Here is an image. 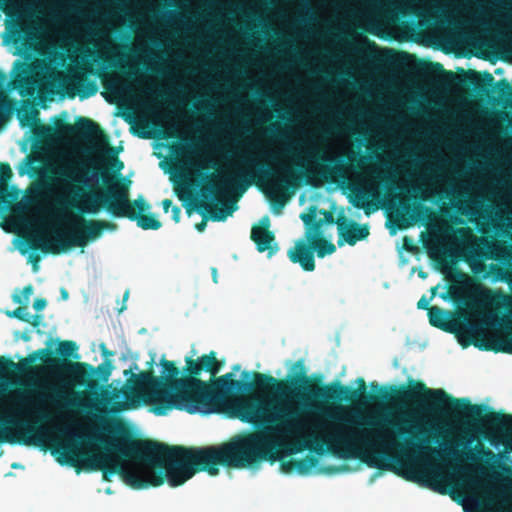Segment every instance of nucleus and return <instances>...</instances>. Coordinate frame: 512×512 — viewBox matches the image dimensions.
<instances>
[{"label": "nucleus", "instance_id": "obj_1", "mask_svg": "<svg viewBox=\"0 0 512 512\" xmlns=\"http://www.w3.org/2000/svg\"><path fill=\"white\" fill-rule=\"evenodd\" d=\"M293 369L299 374L285 380L254 372L252 382L240 380L251 384L249 387H233L219 393V402L236 392L273 394L274 397L267 399L250 395L235 401L236 416L262 427V431L237 435L218 446H169L135 438L119 420L103 421L98 430L109 437L101 433L91 435V442L99 443L104 449L91 453V471H101L105 481L118 474L131 488L146 489L161 486L165 481L171 487H178L202 471L216 476L220 465L247 468L262 461L274 463L279 459L280 445L272 435L303 433L308 428L307 416L314 408L312 399L356 403L376 398L366 392L363 378L357 379V389L339 381L318 386L306 375L302 359L295 362Z\"/></svg>", "mask_w": 512, "mask_h": 512}, {"label": "nucleus", "instance_id": "obj_2", "mask_svg": "<svg viewBox=\"0 0 512 512\" xmlns=\"http://www.w3.org/2000/svg\"><path fill=\"white\" fill-rule=\"evenodd\" d=\"M160 365V377L155 376L152 371L134 374L129 369L124 372L125 375L130 374L128 380L134 387L148 393L149 402L153 405V412L156 415H165L174 408L190 414L214 412L219 403V393L224 392L223 390L251 385L233 380L232 373L216 378L212 384L199 379L202 371L210 373L212 377L219 373L222 364L218 361L215 351L197 359L187 356L182 377H179L180 370L175 362L163 357Z\"/></svg>", "mask_w": 512, "mask_h": 512}, {"label": "nucleus", "instance_id": "obj_3", "mask_svg": "<svg viewBox=\"0 0 512 512\" xmlns=\"http://www.w3.org/2000/svg\"><path fill=\"white\" fill-rule=\"evenodd\" d=\"M370 387L378 390V398L403 404H413L429 415H451L469 422L482 423L487 430L483 437L492 445L506 443L512 434V414L496 412L484 404H472L468 398H455L443 389H433L419 380L409 378L407 386H391V392L377 382Z\"/></svg>", "mask_w": 512, "mask_h": 512}, {"label": "nucleus", "instance_id": "obj_4", "mask_svg": "<svg viewBox=\"0 0 512 512\" xmlns=\"http://www.w3.org/2000/svg\"><path fill=\"white\" fill-rule=\"evenodd\" d=\"M308 159L315 163V167H305L295 162L294 166L280 163L276 170L258 161L254 157H244L243 167L237 168L233 175L222 178L219 183L211 180L201 188V195L205 200L215 198L221 192L222 186L230 184L233 188L245 191L255 180L267 181L272 189L284 196L286 192L294 191L302 183L317 186L319 182H328L335 177H343L347 165L335 157L327 156L322 149H313L308 152Z\"/></svg>", "mask_w": 512, "mask_h": 512}, {"label": "nucleus", "instance_id": "obj_5", "mask_svg": "<svg viewBox=\"0 0 512 512\" xmlns=\"http://www.w3.org/2000/svg\"><path fill=\"white\" fill-rule=\"evenodd\" d=\"M343 422L347 425L361 426V429L340 434L334 440L327 444L325 440L314 437L302 438L293 443L290 453L302 452L306 449L315 452L317 455H323L326 451L334 455L345 458L359 456L358 451L369 452L375 448H395L400 444L394 441V434L390 432L392 428L396 435L400 437L410 436L405 445L415 448L419 451L428 449L424 444L429 443V439L422 437L425 431L418 430L414 434L412 430L402 427L399 423L391 420L387 416H361L356 418H344Z\"/></svg>", "mask_w": 512, "mask_h": 512}, {"label": "nucleus", "instance_id": "obj_6", "mask_svg": "<svg viewBox=\"0 0 512 512\" xmlns=\"http://www.w3.org/2000/svg\"><path fill=\"white\" fill-rule=\"evenodd\" d=\"M101 176L104 184L107 185L104 192L84 193L81 188L75 187L73 201H68L67 204L82 214H97L101 208H105L113 217L136 221L143 230H158L162 226L154 214H144L151 206L143 196L130 201V180L120 176L117 181L109 185L108 175L101 171Z\"/></svg>", "mask_w": 512, "mask_h": 512}, {"label": "nucleus", "instance_id": "obj_7", "mask_svg": "<svg viewBox=\"0 0 512 512\" xmlns=\"http://www.w3.org/2000/svg\"><path fill=\"white\" fill-rule=\"evenodd\" d=\"M67 179H70L73 184L68 190V197L61 198L58 201L59 207L75 208L67 204L68 201H73V189L75 187L81 188L84 193H88L83 187L78 184H86V179L77 176V169L72 168L64 170L61 173ZM78 214L71 215L67 218L68 228L65 230H56L53 236L48 242H45L42 238H33L29 240V247L33 250H41L44 253H51L58 255L74 247H85L90 241L98 239L104 230H115L117 225L110 221L105 220H87L84 218L85 214L80 213L77 209Z\"/></svg>", "mask_w": 512, "mask_h": 512}, {"label": "nucleus", "instance_id": "obj_8", "mask_svg": "<svg viewBox=\"0 0 512 512\" xmlns=\"http://www.w3.org/2000/svg\"><path fill=\"white\" fill-rule=\"evenodd\" d=\"M36 358H39L49 367L69 375L76 383L85 385L90 389H94L98 385L95 377L106 382L112 372V365L110 361H105L95 368L85 362H72L66 359H60L54 356L53 351L47 348L39 349L34 352L32 360H35Z\"/></svg>", "mask_w": 512, "mask_h": 512}, {"label": "nucleus", "instance_id": "obj_9", "mask_svg": "<svg viewBox=\"0 0 512 512\" xmlns=\"http://www.w3.org/2000/svg\"><path fill=\"white\" fill-rule=\"evenodd\" d=\"M306 241L299 240L295 247L288 251L289 260L298 263L304 271L311 272L315 269L314 251L319 258L330 255L336 251L335 245L322 237V232L307 230Z\"/></svg>", "mask_w": 512, "mask_h": 512}, {"label": "nucleus", "instance_id": "obj_10", "mask_svg": "<svg viewBox=\"0 0 512 512\" xmlns=\"http://www.w3.org/2000/svg\"><path fill=\"white\" fill-rule=\"evenodd\" d=\"M59 129L69 135H77L82 138L95 140L99 150H105L110 168L119 173L124 168V163L118 158V150L109 146V139L97 123L89 118L79 117L75 125L63 123Z\"/></svg>", "mask_w": 512, "mask_h": 512}, {"label": "nucleus", "instance_id": "obj_11", "mask_svg": "<svg viewBox=\"0 0 512 512\" xmlns=\"http://www.w3.org/2000/svg\"><path fill=\"white\" fill-rule=\"evenodd\" d=\"M478 328L473 324H466L458 334L459 343L465 348L471 344H474L476 347L483 350H492L494 352H503L512 354V339L509 341L506 340H496L494 342H480L476 340V336L478 335Z\"/></svg>", "mask_w": 512, "mask_h": 512}, {"label": "nucleus", "instance_id": "obj_12", "mask_svg": "<svg viewBox=\"0 0 512 512\" xmlns=\"http://www.w3.org/2000/svg\"><path fill=\"white\" fill-rule=\"evenodd\" d=\"M466 457L473 462L484 461L487 468L492 472V478L498 479L497 471L512 475V466H507L500 461L503 454H496L481 444L476 445L473 450L466 453Z\"/></svg>", "mask_w": 512, "mask_h": 512}, {"label": "nucleus", "instance_id": "obj_13", "mask_svg": "<svg viewBox=\"0 0 512 512\" xmlns=\"http://www.w3.org/2000/svg\"><path fill=\"white\" fill-rule=\"evenodd\" d=\"M339 240L338 245L343 242L353 246L358 241L364 240L369 235V229L366 225H360L354 221H348L344 215H340L336 221Z\"/></svg>", "mask_w": 512, "mask_h": 512}, {"label": "nucleus", "instance_id": "obj_14", "mask_svg": "<svg viewBox=\"0 0 512 512\" xmlns=\"http://www.w3.org/2000/svg\"><path fill=\"white\" fill-rule=\"evenodd\" d=\"M270 220L268 216L261 219L260 225H255L251 229V240L256 244L259 252L268 251L269 256L278 251V245L275 243V235L269 230Z\"/></svg>", "mask_w": 512, "mask_h": 512}, {"label": "nucleus", "instance_id": "obj_15", "mask_svg": "<svg viewBox=\"0 0 512 512\" xmlns=\"http://www.w3.org/2000/svg\"><path fill=\"white\" fill-rule=\"evenodd\" d=\"M196 205L200 213L207 211L210 219L217 222L226 220V218L232 215L236 209V206L233 203L218 206L217 204L211 205L205 200L198 201Z\"/></svg>", "mask_w": 512, "mask_h": 512}, {"label": "nucleus", "instance_id": "obj_16", "mask_svg": "<svg viewBox=\"0 0 512 512\" xmlns=\"http://www.w3.org/2000/svg\"><path fill=\"white\" fill-rule=\"evenodd\" d=\"M451 313L438 307L431 306L428 309V318L431 326L439 328L445 332H455L453 325L449 321Z\"/></svg>", "mask_w": 512, "mask_h": 512}, {"label": "nucleus", "instance_id": "obj_17", "mask_svg": "<svg viewBox=\"0 0 512 512\" xmlns=\"http://www.w3.org/2000/svg\"><path fill=\"white\" fill-rule=\"evenodd\" d=\"M320 213L324 216L323 219L315 220V213L311 214H302L301 219L308 226L307 230L322 232L321 228L324 224H333L336 223L334 215L331 211H326L324 209L320 210Z\"/></svg>", "mask_w": 512, "mask_h": 512}, {"label": "nucleus", "instance_id": "obj_18", "mask_svg": "<svg viewBox=\"0 0 512 512\" xmlns=\"http://www.w3.org/2000/svg\"><path fill=\"white\" fill-rule=\"evenodd\" d=\"M50 394L48 399L57 407V408H69L78 406L79 403L76 402L75 398H71L70 394H68L61 387L52 386L49 388Z\"/></svg>", "mask_w": 512, "mask_h": 512}, {"label": "nucleus", "instance_id": "obj_19", "mask_svg": "<svg viewBox=\"0 0 512 512\" xmlns=\"http://www.w3.org/2000/svg\"><path fill=\"white\" fill-rule=\"evenodd\" d=\"M376 194L371 190H360L355 194L353 205L356 208L364 209L368 215L371 211H375L379 208L378 204L369 201L370 197H374Z\"/></svg>", "mask_w": 512, "mask_h": 512}, {"label": "nucleus", "instance_id": "obj_20", "mask_svg": "<svg viewBox=\"0 0 512 512\" xmlns=\"http://www.w3.org/2000/svg\"><path fill=\"white\" fill-rule=\"evenodd\" d=\"M10 33L12 42L14 44H18L31 38L33 28L31 26L23 25L20 21H15L10 25Z\"/></svg>", "mask_w": 512, "mask_h": 512}, {"label": "nucleus", "instance_id": "obj_21", "mask_svg": "<svg viewBox=\"0 0 512 512\" xmlns=\"http://www.w3.org/2000/svg\"><path fill=\"white\" fill-rule=\"evenodd\" d=\"M76 87L81 99L89 98L95 95L98 91L96 83L83 76L77 77Z\"/></svg>", "mask_w": 512, "mask_h": 512}, {"label": "nucleus", "instance_id": "obj_22", "mask_svg": "<svg viewBox=\"0 0 512 512\" xmlns=\"http://www.w3.org/2000/svg\"><path fill=\"white\" fill-rule=\"evenodd\" d=\"M500 102L504 105H512V85L507 79H501L496 84Z\"/></svg>", "mask_w": 512, "mask_h": 512}, {"label": "nucleus", "instance_id": "obj_23", "mask_svg": "<svg viewBox=\"0 0 512 512\" xmlns=\"http://www.w3.org/2000/svg\"><path fill=\"white\" fill-rule=\"evenodd\" d=\"M77 350L78 346L74 341L64 340L59 342L57 352L63 358H79V355L76 353Z\"/></svg>", "mask_w": 512, "mask_h": 512}, {"label": "nucleus", "instance_id": "obj_24", "mask_svg": "<svg viewBox=\"0 0 512 512\" xmlns=\"http://www.w3.org/2000/svg\"><path fill=\"white\" fill-rule=\"evenodd\" d=\"M318 463V459L315 456L307 455L302 459H296V471L299 474L308 473Z\"/></svg>", "mask_w": 512, "mask_h": 512}, {"label": "nucleus", "instance_id": "obj_25", "mask_svg": "<svg viewBox=\"0 0 512 512\" xmlns=\"http://www.w3.org/2000/svg\"><path fill=\"white\" fill-rule=\"evenodd\" d=\"M469 483L474 486V487H477V488H480L484 495H485V498H487L488 502H494L496 499L502 497V493H500L499 491H496V490H493L491 488H487L486 486H483L481 485L475 478H469Z\"/></svg>", "mask_w": 512, "mask_h": 512}, {"label": "nucleus", "instance_id": "obj_26", "mask_svg": "<svg viewBox=\"0 0 512 512\" xmlns=\"http://www.w3.org/2000/svg\"><path fill=\"white\" fill-rule=\"evenodd\" d=\"M27 305L26 303L21 304V306L17 307L13 311H8L6 314L9 317L16 318L22 322H28L30 321V314L26 312Z\"/></svg>", "mask_w": 512, "mask_h": 512}, {"label": "nucleus", "instance_id": "obj_27", "mask_svg": "<svg viewBox=\"0 0 512 512\" xmlns=\"http://www.w3.org/2000/svg\"><path fill=\"white\" fill-rule=\"evenodd\" d=\"M33 293V286L31 284L25 286L22 291V295H14L13 302L18 304L28 305L29 297Z\"/></svg>", "mask_w": 512, "mask_h": 512}, {"label": "nucleus", "instance_id": "obj_28", "mask_svg": "<svg viewBox=\"0 0 512 512\" xmlns=\"http://www.w3.org/2000/svg\"><path fill=\"white\" fill-rule=\"evenodd\" d=\"M12 169L8 163L0 162V185L7 183L12 177Z\"/></svg>", "mask_w": 512, "mask_h": 512}, {"label": "nucleus", "instance_id": "obj_29", "mask_svg": "<svg viewBox=\"0 0 512 512\" xmlns=\"http://www.w3.org/2000/svg\"><path fill=\"white\" fill-rule=\"evenodd\" d=\"M427 70L429 72L444 73L449 80L454 79V74L452 72L445 71L443 66L440 63H432V62L428 63Z\"/></svg>", "mask_w": 512, "mask_h": 512}, {"label": "nucleus", "instance_id": "obj_30", "mask_svg": "<svg viewBox=\"0 0 512 512\" xmlns=\"http://www.w3.org/2000/svg\"><path fill=\"white\" fill-rule=\"evenodd\" d=\"M432 480L434 481V483H432L431 486H433V488L436 491L440 492L441 494H446L447 493L446 487L438 485V483H440V481L442 480V477H441V475L439 473L433 472Z\"/></svg>", "mask_w": 512, "mask_h": 512}, {"label": "nucleus", "instance_id": "obj_31", "mask_svg": "<svg viewBox=\"0 0 512 512\" xmlns=\"http://www.w3.org/2000/svg\"><path fill=\"white\" fill-rule=\"evenodd\" d=\"M280 467L282 472L291 473L292 471L296 470V459L282 461Z\"/></svg>", "mask_w": 512, "mask_h": 512}, {"label": "nucleus", "instance_id": "obj_32", "mask_svg": "<svg viewBox=\"0 0 512 512\" xmlns=\"http://www.w3.org/2000/svg\"><path fill=\"white\" fill-rule=\"evenodd\" d=\"M12 367H15V363L11 359L0 356V374Z\"/></svg>", "mask_w": 512, "mask_h": 512}, {"label": "nucleus", "instance_id": "obj_33", "mask_svg": "<svg viewBox=\"0 0 512 512\" xmlns=\"http://www.w3.org/2000/svg\"><path fill=\"white\" fill-rule=\"evenodd\" d=\"M9 2L10 0H0V10H2L7 16H12Z\"/></svg>", "mask_w": 512, "mask_h": 512}, {"label": "nucleus", "instance_id": "obj_34", "mask_svg": "<svg viewBox=\"0 0 512 512\" xmlns=\"http://www.w3.org/2000/svg\"><path fill=\"white\" fill-rule=\"evenodd\" d=\"M47 305V301L44 298H38L34 301L33 307L37 311L43 310Z\"/></svg>", "mask_w": 512, "mask_h": 512}, {"label": "nucleus", "instance_id": "obj_35", "mask_svg": "<svg viewBox=\"0 0 512 512\" xmlns=\"http://www.w3.org/2000/svg\"><path fill=\"white\" fill-rule=\"evenodd\" d=\"M288 155L294 156V153H292V151L290 149H285L280 154H266L267 157H269L270 159H273V160H276L280 156H288Z\"/></svg>", "mask_w": 512, "mask_h": 512}, {"label": "nucleus", "instance_id": "obj_36", "mask_svg": "<svg viewBox=\"0 0 512 512\" xmlns=\"http://www.w3.org/2000/svg\"><path fill=\"white\" fill-rule=\"evenodd\" d=\"M172 212V219L178 223L180 221L181 217V208L179 206H173L171 209Z\"/></svg>", "mask_w": 512, "mask_h": 512}, {"label": "nucleus", "instance_id": "obj_37", "mask_svg": "<svg viewBox=\"0 0 512 512\" xmlns=\"http://www.w3.org/2000/svg\"><path fill=\"white\" fill-rule=\"evenodd\" d=\"M349 159L352 161V162H355V163H352V165L357 168V169H360L363 167V164H364V161L367 159V157L365 156H359L358 159H353V158H350Z\"/></svg>", "mask_w": 512, "mask_h": 512}, {"label": "nucleus", "instance_id": "obj_38", "mask_svg": "<svg viewBox=\"0 0 512 512\" xmlns=\"http://www.w3.org/2000/svg\"><path fill=\"white\" fill-rule=\"evenodd\" d=\"M83 52H84L85 56L91 57L94 61H97V59H103L101 57V55L96 51H92L90 49H85Z\"/></svg>", "mask_w": 512, "mask_h": 512}, {"label": "nucleus", "instance_id": "obj_39", "mask_svg": "<svg viewBox=\"0 0 512 512\" xmlns=\"http://www.w3.org/2000/svg\"><path fill=\"white\" fill-rule=\"evenodd\" d=\"M29 261L32 263L33 270L36 272L38 270V262L40 261V256L34 255V254H30L29 255Z\"/></svg>", "mask_w": 512, "mask_h": 512}, {"label": "nucleus", "instance_id": "obj_40", "mask_svg": "<svg viewBox=\"0 0 512 512\" xmlns=\"http://www.w3.org/2000/svg\"><path fill=\"white\" fill-rule=\"evenodd\" d=\"M42 316L41 315H30V321L27 323H30L33 327H38L41 322Z\"/></svg>", "mask_w": 512, "mask_h": 512}, {"label": "nucleus", "instance_id": "obj_41", "mask_svg": "<svg viewBox=\"0 0 512 512\" xmlns=\"http://www.w3.org/2000/svg\"><path fill=\"white\" fill-rule=\"evenodd\" d=\"M417 307H418L419 309H424V310H428V309L430 308V307L428 306V302H427V300H426L424 297H422V298L418 301V303H417Z\"/></svg>", "mask_w": 512, "mask_h": 512}, {"label": "nucleus", "instance_id": "obj_42", "mask_svg": "<svg viewBox=\"0 0 512 512\" xmlns=\"http://www.w3.org/2000/svg\"><path fill=\"white\" fill-rule=\"evenodd\" d=\"M162 206H163V210H164V212H166V213H167V212L169 211V208H171V209H172V207H173V206H172V201H171L170 199H164V200L162 201Z\"/></svg>", "mask_w": 512, "mask_h": 512}, {"label": "nucleus", "instance_id": "obj_43", "mask_svg": "<svg viewBox=\"0 0 512 512\" xmlns=\"http://www.w3.org/2000/svg\"><path fill=\"white\" fill-rule=\"evenodd\" d=\"M206 225H207V222H206V219H202L199 223H197L195 225V228L199 231V232H203L206 228Z\"/></svg>", "mask_w": 512, "mask_h": 512}, {"label": "nucleus", "instance_id": "obj_44", "mask_svg": "<svg viewBox=\"0 0 512 512\" xmlns=\"http://www.w3.org/2000/svg\"><path fill=\"white\" fill-rule=\"evenodd\" d=\"M484 79H485V84L489 85V86L492 85L494 82V77L492 76V74H490L488 72H486L484 74Z\"/></svg>", "mask_w": 512, "mask_h": 512}, {"label": "nucleus", "instance_id": "obj_45", "mask_svg": "<svg viewBox=\"0 0 512 512\" xmlns=\"http://www.w3.org/2000/svg\"><path fill=\"white\" fill-rule=\"evenodd\" d=\"M52 131H53V129H52L51 127H49V126H47V127H43V134H44L45 136L51 135V134H52Z\"/></svg>", "mask_w": 512, "mask_h": 512}, {"label": "nucleus", "instance_id": "obj_46", "mask_svg": "<svg viewBox=\"0 0 512 512\" xmlns=\"http://www.w3.org/2000/svg\"><path fill=\"white\" fill-rule=\"evenodd\" d=\"M240 368H241V366L239 364H236V365H234L232 367V372H231L232 373V377H234V372L239 371ZM232 379L235 380L234 378H232Z\"/></svg>", "mask_w": 512, "mask_h": 512}, {"label": "nucleus", "instance_id": "obj_47", "mask_svg": "<svg viewBox=\"0 0 512 512\" xmlns=\"http://www.w3.org/2000/svg\"><path fill=\"white\" fill-rule=\"evenodd\" d=\"M498 298H499V299H501V300H503V301H508V300L510 299V297H509V296H507V295H505V294H503V293H499V294H498Z\"/></svg>", "mask_w": 512, "mask_h": 512}, {"label": "nucleus", "instance_id": "obj_48", "mask_svg": "<svg viewBox=\"0 0 512 512\" xmlns=\"http://www.w3.org/2000/svg\"><path fill=\"white\" fill-rule=\"evenodd\" d=\"M61 295H62V298H63V299H67V298H68V292H67V290L63 288V289L61 290Z\"/></svg>", "mask_w": 512, "mask_h": 512}, {"label": "nucleus", "instance_id": "obj_49", "mask_svg": "<svg viewBox=\"0 0 512 512\" xmlns=\"http://www.w3.org/2000/svg\"><path fill=\"white\" fill-rule=\"evenodd\" d=\"M277 203H279V206H280V207H283V206H284V204H285V198H284V197H282L281 199L277 200Z\"/></svg>", "mask_w": 512, "mask_h": 512}, {"label": "nucleus", "instance_id": "obj_50", "mask_svg": "<svg viewBox=\"0 0 512 512\" xmlns=\"http://www.w3.org/2000/svg\"><path fill=\"white\" fill-rule=\"evenodd\" d=\"M242 377L245 378V379H248L250 377V372L248 371H243L242 372Z\"/></svg>", "mask_w": 512, "mask_h": 512}, {"label": "nucleus", "instance_id": "obj_51", "mask_svg": "<svg viewBox=\"0 0 512 512\" xmlns=\"http://www.w3.org/2000/svg\"><path fill=\"white\" fill-rule=\"evenodd\" d=\"M4 80H5V74L0 71V85L3 83Z\"/></svg>", "mask_w": 512, "mask_h": 512}, {"label": "nucleus", "instance_id": "obj_52", "mask_svg": "<svg viewBox=\"0 0 512 512\" xmlns=\"http://www.w3.org/2000/svg\"><path fill=\"white\" fill-rule=\"evenodd\" d=\"M103 355L104 356H109V355H112V352L111 351H108L106 349H103Z\"/></svg>", "mask_w": 512, "mask_h": 512}, {"label": "nucleus", "instance_id": "obj_53", "mask_svg": "<svg viewBox=\"0 0 512 512\" xmlns=\"http://www.w3.org/2000/svg\"><path fill=\"white\" fill-rule=\"evenodd\" d=\"M22 339H23L24 341H29V340H30V336H29V335H27V334H24V335L22 336Z\"/></svg>", "mask_w": 512, "mask_h": 512}, {"label": "nucleus", "instance_id": "obj_54", "mask_svg": "<svg viewBox=\"0 0 512 512\" xmlns=\"http://www.w3.org/2000/svg\"><path fill=\"white\" fill-rule=\"evenodd\" d=\"M330 132H331V131H330V130H327V129L323 130V131H322V135H323V137H324V136H326V135H328Z\"/></svg>", "mask_w": 512, "mask_h": 512}, {"label": "nucleus", "instance_id": "obj_55", "mask_svg": "<svg viewBox=\"0 0 512 512\" xmlns=\"http://www.w3.org/2000/svg\"><path fill=\"white\" fill-rule=\"evenodd\" d=\"M484 294H485V296L490 297L491 291H490V290H486V291L484 292Z\"/></svg>", "mask_w": 512, "mask_h": 512}, {"label": "nucleus", "instance_id": "obj_56", "mask_svg": "<svg viewBox=\"0 0 512 512\" xmlns=\"http://www.w3.org/2000/svg\"><path fill=\"white\" fill-rule=\"evenodd\" d=\"M274 127L275 126L273 125V127L269 128V130H268L271 134H274V132H275Z\"/></svg>", "mask_w": 512, "mask_h": 512}, {"label": "nucleus", "instance_id": "obj_57", "mask_svg": "<svg viewBox=\"0 0 512 512\" xmlns=\"http://www.w3.org/2000/svg\"><path fill=\"white\" fill-rule=\"evenodd\" d=\"M474 85H475L476 88L480 87V83H478V82L474 83Z\"/></svg>", "mask_w": 512, "mask_h": 512}, {"label": "nucleus", "instance_id": "obj_58", "mask_svg": "<svg viewBox=\"0 0 512 512\" xmlns=\"http://www.w3.org/2000/svg\"><path fill=\"white\" fill-rule=\"evenodd\" d=\"M41 419H42V420H46V419H47V415H42V416H41Z\"/></svg>", "mask_w": 512, "mask_h": 512}, {"label": "nucleus", "instance_id": "obj_59", "mask_svg": "<svg viewBox=\"0 0 512 512\" xmlns=\"http://www.w3.org/2000/svg\"><path fill=\"white\" fill-rule=\"evenodd\" d=\"M119 406H120L119 410H121L124 407V404L123 403H119Z\"/></svg>", "mask_w": 512, "mask_h": 512}, {"label": "nucleus", "instance_id": "obj_60", "mask_svg": "<svg viewBox=\"0 0 512 512\" xmlns=\"http://www.w3.org/2000/svg\"><path fill=\"white\" fill-rule=\"evenodd\" d=\"M316 380L317 382H321V376H318Z\"/></svg>", "mask_w": 512, "mask_h": 512}, {"label": "nucleus", "instance_id": "obj_61", "mask_svg": "<svg viewBox=\"0 0 512 512\" xmlns=\"http://www.w3.org/2000/svg\"><path fill=\"white\" fill-rule=\"evenodd\" d=\"M100 170H94V174H98Z\"/></svg>", "mask_w": 512, "mask_h": 512}, {"label": "nucleus", "instance_id": "obj_62", "mask_svg": "<svg viewBox=\"0 0 512 512\" xmlns=\"http://www.w3.org/2000/svg\"><path fill=\"white\" fill-rule=\"evenodd\" d=\"M421 209H422V210H426V211H427V208H426V207H424V206H421Z\"/></svg>", "mask_w": 512, "mask_h": 512}, {"label": "nucleus", "instance_id": "obj_63", "mask_svg": "<svg viewBox=\"0 0 512 512\" xmlns=\"http://www.w3.org/2000/svg\"><path fill=\"white\" fill-rule=\"evenodd\" d=\"M128 297V292L125 293L124 298L126 299Z\"/></svg>", "mask_w": 512, "mask_h": 512}]
</instances>
